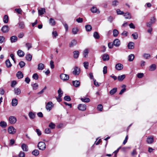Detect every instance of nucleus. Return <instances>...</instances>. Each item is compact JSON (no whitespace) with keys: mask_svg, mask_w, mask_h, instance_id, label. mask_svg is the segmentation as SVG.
Instances as JSON below:
<instances>
[{"mask_svg":"<svg viewBox=\"0 0 157 157\" xmlns=\"http://www.w3.org/2000/svg\"><path fill=\"white\" fill-rule=\"evenodd\" d=\"M37 147L40 150L42 151L45 150L46 147L45 143L43 142H39L38 144Z\"/></svg>","mask_w":157,"mask_h":157,"instance_id":"f257e3e1","label":"nucleus"},{"mask_svg":"<svg viewBox=\"0 0 157 157\" xmlns=\"http://www.w3.org/2000/svg\"><path fill=\"white\" fill-rule=\"evenodd\" d=\"M54 106V105L52 101H49L47 103L46 109L47 110L50 111Z\"/></svg>","mask_w":157,"mask_h":157,"instance_id":"f03ea898","label":"nucleus"},{"mask_svg":"<svg viewBox=\"0 0 157 157\" xmlns=\"http://www.w3.org/2000/svg\"><path fill=\"white\" fill-rule=\"evenodd\" d=\"M16 131V129L12 126H10L8 128V132L10 134H14Z\"/></svg>","mask_w":157,"mask_h":157,"instance_id":"7ed1b4c3","label":"nucleus"},{"mask_svg":"<svg viewBox=\"0 0 157 157\" xmlns=\"http://www.w3.org/2000/svg\"><path fill=\"white\" fill-rule=\"evenodd\" d=\"M60 78L63 81H66L69 79V76L67 74H61L60 75Z\"/></svg>","mask_w":157,"mask_h":157,"instance_id":"20e7f679","label":"nucleus"},{"mask_svg":"<svg viewBox=\"0 0 157 157\" xmlns=\"http://www.w3.org/2000/svg\"><path fill=\"white\" fill-rule=\"evenodd\" d=\"M9 121L11 124H13L16 122L17 120L15 117L11 116L9 117Z\"/></svg>","mask_w":157,"mask_h":157,"instance_id":"39448f33","label":"nucleus"},{"mask_svg":"<svg viewBox=\"0 0 157 157\" xmlns=\"http://www.w3.org/2000/svg\"><path fill=\"white\" fill-rule=\"evenodd\" d=\"M86 106L84 104H80L78 107V109L80 110L84 111L86 110Z\"/></svg>","mask_w":157,"mask_h":157,"instance_id":"423d86ee","label":"nucleus"},{"mask_svg":"<svg viewBox=\"0 0 157 157\" xmlns=\"http://www.w3.org/2000/svg\"><path fill=\"white\" fill-rule=\"evenodd\" d=\"M1 30L4 33L8 32L9 30V26L7 25L3 26L1 29Z\"/></svg>","mask_w":157,"mask_h":157,"instance_id":"0eeeda50","label":"nucleus"},{"mask_svg":"<svg viewBox=\"0 0 157 157\" xmlns=\"http://www.w3.org/2000/svg\"><path fill=\"white\" fill-rule=\"evenodd\" d=\"M73 73V74L75 75H79L80 73V70L79 68L75 67L74 68V69Z\"/></svg>","mask_w":157,"mask_h":157,"instance_id":"6e6552de","label":"nucleus"},{"mask_svg":"<svg viewBox=\"0 0 157 157\" xmlns=\"http://www.w3.org/2000/svg\"><path fill=\"white\" fill-rule=\"evenodd\" d=\"M154 141V138L153 136H151L148 137L147 140V142L148 144H152Z\"/></svg>","mask_w":157,"mask_h":157,"instance_id":"1a4fd4ad","label":"nucleus"},{"mask_svg":"<svg viewBox=\"0 0 157 157\" xmlns=\"http://www.w3.org/2000/svg\"><path fill=\"white\" fill-rule=\"evenodd\" d=\"M120 40L117 39H116L114 40L113 41V44L116 47H118L120 45Z\"/></svg>","mask_w":157,"mask_h":157,"instance_id":"9d476101","label":"nucleus"},{"mask_svg":"<svg viewBox=\"0 0 157 157\" xmlns=\"http://www.w3.org/2000/svg\"><path fill=\"white\" fill-rule=\"evenodd\" d=\"M123 67L122 64L120 63H118L116 65L115 68L117 70H122Z\"/></svg>","mask_w":157,"mask_h":157,"instance_id":"9b49d317","label":"nucleus"},{"mask_svg":"<svg viewBox=\"0 0 157 157\" xmlns=\"http://www.w3.org/2000/svg\"><path fill=\"white\" fill-rule=\"evenodd\" d=\"M16 76L19 79L22 78L23 77V74L21 71H18L17 73Z\"/></svg>","mask_w":157,"mask_h":157,"instance_id":"f8f14e48","label":"nucleus"},{"mask_svg":"<svg viewBox=\"0 0 157 157\" xmlns=\"http://www.w3.org/2000/svg\"><path fill=\"white\" fill-rule=\"evenodd\" d=\"M21 147L22 150L24 151H28V147L25 144H21Z\"/></svg>","mask_w":157,"mask_h":157,"instance_id":"ddd939ff","label":"nucleus"},{"mask_svg":"<svg viewBox=\"0 0 157 157\" xmlns=\"http://www.w3.org/2000/svg\"><path fill=\"white\" fill-rule=\"evenodd\" d=\"M135 44L133 42H130L128 43L127 47L129 49H133L134 48Z\"/></svg>","mask_w":157,"mask_h":157,"instance_id":"4468645a","label":"nucleus"},{"mask_svg":"<svg viewBox=\"0 0 157 157\" xmlns=\"http://www.w3.org/2000/svg\"><path fill=\"white\" fill-rule=\"evenodd\" d=\"M90 10L92 13H95L97 12H98V13H100V11L99 10H98L97 7L95 6H93L91 8Z\"/></svg>","mask_w":157,"mask_h":157,"instance_id":"2eb2a0df","label":"nucleus"},{"mask_svg":"<svg viewBox=\"0 0 157 157\" xmlns=\"http://www.w3.org/2000/svg\"><path fill=\"white\" fill-rule=\"evenodd\" d=\"M17 40V38L15 36H12L10 38V41L12 43L16 42Z\"/></svg>","mask_w":157,"mask_h":157,"instance_id":"dca6fc26","label":"nucleus"},{"mask_svg":"<svg viewBox=\"0 0 157 157\" xmlns=\"http://www.w3.org/2000/svg\"><path fill=\"white\" fill-rule=\"evenodd\" d=\"M14 93L17 95L20 94L21 93V90L19 88H16L14 89Z\"/></svg>","mask_w":157,"mask_h":157,"instance_id":"f3484780","label":"nucleus"},{"mask_svg":"<svg viewBox=\"0 0 157 157\" xmlns=\"http://www.w3.org/2000/svg\"><path fill=\"white\" fill-rule=\"evenodd\" d=\"M17 55L20 57H23L25 55V53L22 50H19L17 52Z\"/></svg>","mask_w":157,"mask_h":157,"instance_id":"a211bd4d","label":"nucleus"},{"mask_svg":"<svg viewBox=\"0 0 157 157\" xmlns=\"http://www.w3.org/2000/svg\"><path fill=\"white\" fill-rule=\"evenodd\" d=\"M12 105L13 106H15L17 104V100L16 98H14L12 100L11 102Z\"/></svg>","mask_w":157,"mask_h":157,"instance_id":"6ab92c4d","label":"nucleus"},{"mask_svg":"<svg viewBox=\"0 0 157 157\" xmlns=\"http://www.w3.org/2000/svg\"><path fill=\"white\" fill-rule=\"evenodd\" d=\"M44 68V65L42 63H40L38 65V69L39 70H42Z\"/></svg>","mask_w":157,"mask_h":157,"instance_id":"aec40b11","label":"nucleus"},{"mask_svg":"<svg viewBox=\"0 0 157 157\" xmlns=\"http://www.w3.org/2000/svg\"><path fill=\"white\" fill-rule=\"evenodd\" d=\"M38 12L39 15H41L45 12V9L44 8H41L38 10Z\"/></svg>","mask_w":157,"mask_h":157,"instance_id":"412c9836","label":"nucleus"},{"mask_svg":"<svg viewBox=\"0 0 157 157\" xmlns=\"http://www.w3.org/2000/svg\"><path fill=\"white\" fill-rule=\"evenodd\" d=\"M72 83L74 86L76 87H77L79 86L80 82L76 80L73 81Z\"/></svg>","mask_w":157,"mask_h":157,"instance_id":"4be33fe9","label":"nucleus"},{"mask_svg":"<svg viewBox=\"0 0 157 157\" xmlns=\"http://www.w3.org/2000/svg\"><path fill=\"white\" fill-rule=\"evenodd\" d=\"M109 56L107 54H105L102 56V59L104 61H107L109 59Z\"/></svg>","mask_w":157,"mask_h":157,"instance_id":"5701e85b","label":"nucleus"},{"mask_svg":"<svg viewBox=\"0 0 157 157\" xmlns=\"http://www.w3.org/2000/svg\"><path fill=\"white\" fill-rule=\"evenodd\" d=\"M77 44L76 41L75 40H73L69 44V47H72L75 45Z\"/></svg>","mask_w":157,"mask_h":157,"instance_id":"b1692460","label":"nucleus"},{"mask_svg":"<svg viewBox=\"0 0 157 157\" xmlns=\"http://www.w3.org/2000/svg\"><path fill=\"white\" fill-rule=\"evenodd\" d=\"M26 59L29 61H30L32 59V56L30 54H27L25 56Z\"/></svg>","mask_w":157,"mask_h":157,"instance_id":"393cba45","label":"nucleus"},{"mask_svg":"<svg viewBox=\"0 0 157 157\" xmlns=\"http://www.w3.org/2000/svg\"><path fill=\"white\" fill-rule=\"evenodd\" d=\"M81 100L82 102H89L90 101V100L89 98L86 97L81 98Z\"/></svg>","mask_w":157,"mask_h":157,"instance_id":"a878e982","label":"nucleus"},{"mask_svg":"<svg viewBox=\"0 0 157 157\" xmlns=\"http://www.w3.org/2000/svg\"><path fill=\"white\" fill-rule=\"evenodd\" d=\"M124 16L126 19H130L132 17L131 14L128 12L125 13Z\"/></svg>","mask_w":157,"mask_h":157,"instance_id":"bb28decb","label":"nucleus"},{"mask_svg":"<svg viewBox=\"0 0 157 157\" xmlns=\"http://www.w3.org/2000/svg\"><path fill=\"white\" fill-rule=\"evenodd\" d=\"M89 51V49L88 48H86L83 51V53L84 57H86L88 56Z\"/></svg>","mask_w":157,"mask_h":157,"instance_id":"cd10ccee","label":"nucleus"},{"mask_svg":"<svg viewBox=\"0 0 157 157\" xmlns=\"http://www.w3.org/2000/svg\"><path fill=\"white\" fill-rule=\"evenodd\" d=\"M6 64L7 67L9 68L11 67L12 64H11L9 59H7L6 61Z\"/></svg>","mask_w":157,"mask_h":157,"instance_id":"c85d7f7f","label":"nucleus"},{"mask_svg":"<svg viewBox=\"0 0 157 157\" xmlns=\"http://www.w3.org/2000/svg\"><path fill=\"white\" fill-rule=\"evenodd\" d=\"M74 57L75 59H77L79 55V52L77 51H75L73 52Z\"/></svg>","mask_w":157,"mask_h":157,"instance_id":"c756f323","label":"nucleus"},{"mask_svg":"<svg viewBox=\"0 0 157 157\" xmlns=\"http://www.w3.org/2000/svg\"><path fill=\"white\" fill-rule=\"evenodd\" d=\"M9 17L8 15H5L3 18V21L4 23H7L8 22Z\"/></svg>","mask_w":157,"mask_h":157,"instance_id":"7c9ffc66","label":"nucleus"},{"mask_svg":"<svg viewBox=\"0 0 157 157\" xmlns=\"http://www.w3.org/2000/svg\"><path fill=\"white\" fill-rule=\"evenodd\" d=\"M125 77V75H123L121 76H119L117 78L118 80L119 81H122Z\"/></svg>","mask_w":157,"mask_h":157,"instance_id":"2f4dec72","label":"nucleus"},{"mask_svg":"<svg viewBox=\"0 0 157 157\" xmlns=\"http://www.w3.org/2000/svg\"><path fill=\"white\" fill-rule=\"evenodd\" d=\"M156 65L155 64H152L150 66L149 70L150 71H153L156 69Z\"/></svg>","mask_w":157,"mask_h":157,"instance_id":"473e14b6","label":"nucleus"},{"mask_svg":"<svg viewBox=\"0 0 157 157\" xmlns=\"http://www.w3.org/2000/svg\"><path fill=\"white\" fill-rule=\"evenodd\" d=\"M32 154L35 156H37L39 155V152L37 150H34L32 151Z\"/></svg>","mask_w":157,"mask_h":157,"instance_id":"72a5a7b5","label":"nucleus"},{"mask_svg":"<svg viewBox=\"0 0 157 157\" xmlns=\"http://www.w3.org/2000/svg\"><path fill=\"white\" fill-rule=\"evenodd\" d=\"M143 56L144 58L147 59L150 58L151 55L149 53H144L143 55Z\"/></svg>","mask_w":157,"mask_h":157,"instance_id":"f704fd0d","label":"nucleus"},{"mask_svg":"<svg viewBox=\"0 0 157 157\" xmlns=\"http://www.w3.org/2000/svg\"><path fill=\"white\" fill-rule=\"evenodd\" d=\"M49 23L50 25H54L56 24V22L54 19L52 18H51L49 21Z\"/></svg>","mask_w":157,"mask_h":157,"instance_id":"c9c22d12","label":"nucleus"},{"mask_svg":"<svg viewBox=\"0 0 157 157\" xmlns=\"http://www.w3.org/2000/svg\"><path fill=\"white\" fill-rule=\"evenodd\" d=\"M85 27L86 31L88 32L90 31L92 29V27L90 25H86Z\"/></svg>","mask_w":157,"mask_h":157,"instance_id":"e433bc0d","label":"nucleus"},{"mask_svg":"<svg viewBox=\"0 0 157 157\" xmlns=\"http://www.w3.org/2000/svg\"><path fill=\"white\" fill-rule=\"evenodd\" d=\"M7 126V124L6 122L4 121H1L0 122V126L2 128H5Z\"/></svg>","mask_w":157,"mask_h":157,"instance_id":"4c0bfd02","label":"nucleus"},{"mask_svg":"<svg viewBox=\"0 0 157 157\" xmlns=\"http://www.w3.org/2000/svg\"><path fill=\"white\" fill-rule=\"evenodd\" d=\"M134 58V56L133 54H131L128 56V60L129 61H132Z\"/></svg>","mask_w":157,"mask_h":157,"instance_id":"58836bf2","label":"nucleus"},{"mask_svg":"<svg viewBox=\"0 0 157 157\" xmlns=\"http://www.w3.org/2000/svg\"><path fill=\"white\" fill-rule=\"evenodd\" d=\"M117 91V88H114L112 89L109 91V94L111 95H113Z\"/></svg>","mask_w":157,"mask_h":157,"instance_id":"ea45409f","label":"nucleus"},{"mask_svg":"<svg viewBox=\"0 0 157 157\" xmlns=\"http://www.w3.org/2000/svg\"><path fill=\"white\" fill-rule=\"evenodd\" d=\"M93 36L94 38L96 39H98L100 37L98 33L97 32H95L94 33Z\"/></svg>","mask_w":157,"mask_h":157,"instance_id":"a19ab883","label":"nucleus"},{"mask_svg":"<svg viewBox=\"0 0 157 157\" xmlns=\"http://www.w3.org/2000/svg\"><path fill=\"white\" fill-rule=\"evenodd\" d=\"M119 34L118 31L116 29H114L113 30V35L114 36L116 37Z\"/></svg>","mask_w":157,"mask_h":157,"instance_id":"79ce46f5","label":"nucleus"},{"mask_svg":"<svg viewBox=\"0 0 157 157\" xmlns=\"http://www.w3.org/2000/svg\"><path fill=\"white\" fill-rule=\"evenodd\" d=\"M19 27L21 29H23L25 27L24 22H20L19 23Z\"/></svg>","mask_w":157,"mask_h":157,"instance_id":"37998d69","label":"nucleus"},{"mask_svg":"<svg viewBox=\"0 0 157 157\" xmlns=\"http://www.w3.org/2000/svg\"><path fill=\"white\" fill-rule=\"evenodd\" d=\"M58 96L59 97H61L63 94V92L60 88H59L58 91Z\"/></svg>","mask_w":157,"mask_h":157,"instance_id":"c03bdc74","label":"nucleus"},{"mask_svg":"<svg viewBox=\"0 0 157 157\" xmlns=\"http://www.w3.org/2000/svg\"><path fill=\"white\" fill-rule=\"evenodd\" d=\"M29 117L31 119H33L35 117V114L32 112H30L29 113Z\"/></svg>","mask_w":157,"mask_h":157,"instance_id":"a18cd8bd","label":"nucleus"},{"mask_svg":"<svg viewBox=\"0 0 157 157\" xmlns=\"http://www.w3.org/2000/svg\"><path fill=\"white\" fill-rule=\"evenodd\" d=\"M78 31V29L77 28H74L72 29V33L74 34H76Z\"/></svg>","mask_w":157,"mask_h":157,"instance_id":"49530a36","label":"nucleus"},{"mask_svg":"<svg viewBox=\"0 0 157 157\" xmlns=\"http://www.w3.org/2000/svg\"><path fill=\"white\" fill-rule=\"evenodd\" d=\"M25 63L23 61H20L19 63V65L21 68L25 66Z\"/></svg>","mask_w":157,"mask_h":157,"instance_id":"de8ad7c7","label":"nucleus"},{"mask_svg":"<svg viewBox=\"0 0 157 157\" xmlns=\"http://www.w3.org/2000/svg\"><path fill=\"white\" fill-rule=\"evenodd\" d=\"M132 36H133V39L135 40L138 38V35L137 33L136 32L132 34Z\"/></svg>","mask_w":157,"mask_h":157,"instance_id":"09e8293b","label":"nucleus"},{"mask_svg":"<svg viewBox=\"0 0 157 157\" xmlns=\"http://www.w3.org/2000/svg\"><path fill=\"white\" fill-rule=\"evenodd\" d=\"M55 124L52 122H51L49 125V127L52 129H54L55 127Z\"/></svg>","mask_w":157,"mask_h":157,"instance_id":"8fccbe9b","label":"nucleus"},{"mask_svg":"<svg viewBox=\"0 0 157 157\" xmlns=\"http://www.w3.org/2000/svg\"><path fill=\"white\" fill-rule=\"evenodd\" d=\"M119 2L117 0H114L112 2V6H116L118 4Z\"/></svg>","mask_w":157,"mask_h":157,"instance_id":"3c124183","label":"nucleus"},{"mask_svg":"<svg viewBox=\"0 0 157 157\" xmlns=\"http://www.w3.org/2000/svg\"><path fill=\"white\" fill-rule=\"evenodd\" d=\"M52 34L53 38H56L58 35L56 31H53L52 32Z\"/></svg>","mask_w":157,"mask_h":157,"instance_id":"603ef678","label":"nucleus"},{"mask_svg":"<svg viewBox=\"0 0 157 157\" xmlns=\"http://www.w3.org/2000/svg\"><path fill=\"white\" fill-rule=\"evenodd\" d=\"M15 11H16L18 14H22V10L20 8L19 9H15Z\"/></svg>","mask_w":157,"mask_h":157,"instance_id":"864d4df0","label":"nucleus"},{"mask_svg":"<svg viewBox=\"0 0 157 157\" xmlns=\"http://www.w3.org/2000/svg\"><path fill=\"white\" fill-rule=\"evenodd\" d=\"M5 41V38L3 36H0V43L2 44Z\"/></svg>","mask_w":157,"mask_h":157,"instance_id":"5fc2aeb1","label":"nucleus"},{"mask_svg":"<svg viewBox=\"0 0 157 157\" xmlns=\"http://www.w3.org/2000/svg\"><path fill=\"white\" fill-rule=\"evenodd\" d=\"M150 21L152 24H154L156 21V19L154 17H153L151 19Z\"/></svg>","mask_w":157,"mask_h":157,"instance_id":"6e6d98bb","label":"nucleus"},{"mask_svg":"<svg viewBox=\"0 0 157 157\" xmlns=\"http://www.w3.org/2000/svg\"><path fill=\"white\" fill-rule=\"evenodd\" d=\"M32 77L35 80H37L39 76L37 73H35L33 75Z\"/></svg>","mask_w":157,"mask_h":157,"instance_id":"4d7b16f0","label":"nucleus"},{"mask_svg":"<svg viewBox=\"0 0 157 157\" xmlns=\"http://www.w3.org/2000/svg\"><path fill=\"white\" fill-rule=\"evenodd\" d=\"M19 157H25V153L24 152L21 151L18 155Z\"/></svg>","mask_w":157,"mask_h":157,"instance_id":"13d9d810","label":"nucleus"},{"mask_svg":"<svg viewBox=\"0 0 157 157\" xmlns=\"http://www.w3.org/2000/svg\"><path fill=\"white\" fill-rule=\"evenodd\" d=\"M38 85L36 83H35L32 85L33 88V90H36L38 87Z\"/></svg>","mask_w":157,"mask_h":157,"instance_id":"bf43d9fd","label":"nucleus"},{"mask_svg":"<svg viewBox=\"0 0 157 157\" xmlns=\"http://www.w3.org/2000/svg\"><path fill=\"white\" fill-rule=\"evenodd\" d=\"M50 67L52 69L54 68V62L52 60H51L50 62Z\"/></svg>","mask_w":157,"mask_h":157,"instance_id":"052dcab7","label":"nucleus"},{"mask_svg":"<svg viewBox=\"0 0 157 157\" xmlns=\"http://www.w3.org/2000/svg\"><path fill=\"white\" fill-rule=\"evenodd\" d=\"M97 109L100 111H101L102 110V106L101 104H99L97 106Z\"/></svg>","mask_w":157,"mask_h":157,"instance_id":"680f3d73","label":"nucleus"},{"mask_svg":"<svg viewBox=\"0 0 157 157\" xmlns=\"http://www.w3.org/2000/svg\"><path fill=\"white\" fill-rule=\"evenodd\" d=\"M64 99L67 101H70L71 100V98L69 96H66L64 97Z\"/></svg>","mask_w":157,"mask_h":157,"instance_id":"e2e57ef3","label":"nucleus"},{"mask_svg":"<svg viewBox=\"0 0 157 157\" xmlns=\"http://www.w3.org/2000/svg\"><path fill=\"white\" fill-rule=\"evenodd\" d=\"M103 73L104 74H105L107 73V67L106 66H105L103 68Z\"/></svg>","mask_w":157,"mask_h":157,"instance_id":"0e129e2a","label":"nucleus"},{"mask_svg":"<svg viewBox=\"0 0 157 157\" xmlns=\"http://www.w3.org/2000/svg\"><path fill=\"white\" fill-rule=\"evenodd\" d=\"M84 66L86 69H88V67L89 63L88 62H85L83 63Z\"/></svg>","mask_w":157,"mask_h":157,"instance_id":"69168bd1","label":"nucleus"},{"mask_svg":"<svg viewBox=\"0 0 157 157\" xmlns=\"http://www.w3.org/2000/svg\"><path fill=\"white\" fill-rule=\"evenodd\" d=\"M26 47L27 48L28 50H29L30 48L32 47L31 44L29 43H27L26 44Z\"/></svg>","mask_w":157,"mask_h":157,"instance_id":"338daca9","label":"nucleus"},{"mask_svg":"<svg viewBox=\"0 0 157 157\" xmlns=\"http://www.w3.org/2000/svg\"><path fill=\"white\" fill-rule=\"evenodd\" d=\"M51 132V130L49 128H46L45 130V132L46 134H49Z\"/></svg>","mask_w":157,"mask_h":157,"instance_id":"774afa93","label":"nucleus"}]
</instances>
